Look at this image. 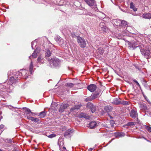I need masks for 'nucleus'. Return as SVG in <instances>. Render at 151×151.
Returning <instances> with one entry per match:
<instances>
[{
    "instance_id": "f257e3e1",
    "label": "nucleus",
    "mask_w": 151,
    "mask_h": 151,
    "mask_svg": "<svg viewBox=\"0 0 151 151\" xmlns=\"http://www.w3.org/2000/svg\"><path fill=\"white\" fill-rule=\"evenodd\" d=\"M77 40L78 42L81 47L84 48L86 47V42L84 39H83L80 37L78 36Z\"/></svg>"
},
{
    "instance_id": "f03ea898",
    "label": "nucleus",
    "mask_w": 151,
    "mask_h": 151,
    "mask_svg": "<svg viewBox=\"0 0 151 151\" xmlns=\"http://www.w3.org/2000/svg\"><path fill=\"white\" fill-rule=\"evenodd\" d=\"M74 132V130L73 129H68L65 132L64 136L67 139L70 138L73 135Z\"/></svg>"
},
{
    "instance_id": "7ed1b4c3",
    "label": "nucleus",
    "mask_w": 151,
    "mask_h": 151,
    "mask_svg": "<svg viewBox=\"0 0 151 151\" xmlns=\"http://www.w3.org/2000/svg\"><path fill=\"white\" fill-rule=\"evenodd\" d=\"M48 61L51 65L52 64L54 66H56L60 63V60L59 59L53 58H52L49 59Z\"/></svg>"
},
{
    "instance_id": "20e7f679",
    "label": "nucleus",
    "mask_w": 151,
    "mask_h": 151,
    "mask_svg": "<svg viewBox=\"0 0 151 151\" xmlns=\"http://www.w3.org/2000/svg\"><path fill=\"white\" fill-rule=\"evenodd\" d=\"M69 106V104L66 103H63L60 105L59 109V111L62 113L64 111L65 109Z\"/></svg>"
},
{
    "instance_id": "39448f33",
    "label": "nucleus",
    "mask_w": 151,
    "mask_h": 151,
    "mask_svg": "<svg viewBox=\"0 0 151 151\" xmlns=\"http://www.w3.org/2000/svg\"><path fill=\"white\" fill-rule=\"evenodd\" d=\"M87 107L90 109L92 113H94L96 110V108L95 106L90 103H88L87 104Z\"/></svg>"
},
{
    "instance_id": "423d86ee",
    "label": "nucleus",
    "mask_w": 151,
    "mask_h": 151,
    "mask_svg": "<svg viewBox=\"0 0 151 151\" xmlns=\"http://www.w3.org/2000/svg\"><path fill=\"white\" fill-rule=\"evenodd\" d=\"M87 88L90 91L92 92L96 90L97 86L95 84H91L87 86Z\"/></svg>"
},
{
    "instance_id": "0eeeda50",
    "label": "nucleus",
    "mask_w": 151,
    "mask_h": 151,
    "mask_svg": "<svg viewBox=\"0 0 151 151\" xmlns=\"http://www.w3.org/2000/svg\"><path fill=\"white\" fill-rule=\"evenodd\" d=\"M27 118L31 120L33 122H38L39 121V119L38 118H36L34 117L30 116H27Z\"/></svg>"
},
{
    "instance_id": "6e6552de",
    "label": "nucleus",
    "mask_w": 151,
    "mask_h": 151,
    "mask_svg": "<svg viewBox=\"0 0 151 151\" xmlns=\"http://www.w3.org/2000/svg\"><path fill=\"white\" fill-rule=\"evenodd\" d=\"M89 127L91 129H93L97 126V123L95 121L90 122L89 124Z\"/></svg>"
},
{
    "instance_id": "1a4fd4ad",
    "label": "nucleus",
    "mask_w": 151,
    "mask_h": 151,
    "mask_svg": "<svg viewBox=\"0 0 151 151\" xmlns=\"http://www.w3.org/2000/svg\"><path fill=\"white\" fill-rule=\"evenodd\" d=\"M84 1L86 3L90 6H93L94 5V0H84Z\"/></svg>"
},
{
    "instance_id": "9d476101",
    "label": "nucleus",
    "mask_w": 151,
    "mask_h": 151,
    "mask_svg": "<svg viewBox=\"0 0 151 151\" xmlns=\"http://www.w3.org/2000/svg\"><path fill=\"white\" fill-rule=\"evenodd\" d=\"M79 117L80 118H83L86 119H88L90 118V117L89 116L83 113H81L80 114Z\"/></svg>"
},
{
    "instance_id": "9b49d317",
    "label": "nucleus",
    "mask_w": 151,
    "mask_h": 151,
    "mask_svg": "<svg viewBox=\"0 0 151 151\" xmlns=\"http://www.w3.org/2000/svg\"><path fill=\"white\" fill-rule=\"evenodd\" d=\"M142 17L143 18L145 19H150L151 18V14L148 13L143 14Z\"/></svg>"
},
{
    "instance_id": "f8f14e48",
    "label": "nucleus",
    "mask_w": 151,
    "mask_h": 151,
    "mask_svg": "<svg viewBox=\"0 0 151 151\" xmlns=\"http://www.w3.org/2000/svg\"><path fill=\"white\" fill-rule=\"evenodd\" d=\"M113 109L112 107L110 106H106L104 107V110L107 112L111 111Z\"/></svg>"
},
{
    "instance_id": "ddd939ff",
    "label": "nucleus",
    "mask_w": 151,
    "mask_h": 151,
    "mask_svg": "<svg viewBox=\"0 0 151 151\" xmlns=\"http://www.w3.org/2000/svg\"><path fill=\"white\" fill-rule=\"evenodd\" d=\"M150 54V52L149 50H146L143 52L142 54L146 57H148Z\"/></svg>"
},
{
    "instance_id": "4468645a",
    "label": "nucleus",
    "mask_w": 151,
    "mask_h": 151,
    "mask_svg": "<svg viewBox=\"0 0 151 151\" xmlns=\"http://www.w3.org/2000/svg\"><path fill=\"white\" fill-rule=\"evenodd\" d=\"M136 112L134 110H132L130 112V116L133 118H135L136 117L137 114Z\"/></svg>"
},
{
    "instance_id": "2eb2a0df",
    "label": "nucleus",
    "mask_w": 151,
    "mask_h": 151,
    "mask_svg": "<svg viewBox=\"0 0 151 151\" xmlns=\"http://www.w3.org/2000/svg\"><path fill=\"white\" fill-rule=\"evenodd\" d=\"M9 81L10 82L9 84H12L14 83H15L17 81V80L14 78L13 77H11L9 79Z\"/></svg>"
},
{
    "instance_id": "dca6fc26",
    "label": "nucleus",
    "mask_w": 151,
    "mask_h": 151,
    "mask_svg": "<svg viewBox=\"0 0 151 151\" xmlns=\"http://www.w3.org/2000/svg\"><path fill=\"white\" fill-rule=\"evenodd\" d=\"M56 40L58 41V43L60 46H63L64 42L63 39L60 38L59 39H58V40L56 39Z\"/></svg>"
},
{
    "instance_id": "f3484780",
    "label": "nucleus",
    "mask_w": 151,
    "mask_h": 151,
    "mask_svg": "<svg viewBox=\"0 0 151 151\" xmlns=\"http://www.w3.org/2000/svg\"><path fill=\"white\" fill-rule=\"evenodd\" d=\"M139 106L141 109H142L146 110L147 109V107L146 104H140L139 105Z\"/></svg>"
},
{
    "instance_id": "a211bd4d",
    "label": "nucleus",
    "mask_w": 151,
    "mask_h": 151,
    "mask_svg": "<svg viewBox=\"0 0 151 151\" xmlns=\"http://www.w3.org/2000/svg\"><path fill=\"white\" fill-rule=\"evenodd\" d=\"M120 101H119L117 98L114 99V100L112 103L115 105H119L120 104Z\"/></svg>"
},
{
    "instance_id": "6ab92c4d",
    "label": "nucleus",
    "mask_w": 151,
    "mask_h": 151,
    "mask_svg": "<svg viewBox=\"0 0 151 151\" xmlns=\"http://www.w3.org/2000/svg\"><path fill=\"white\" fill-rule=\"evenodd\" d=\"M33 64L32 62L31 61L30 63L29 67V72H30V74H32V73L33 72Z\"/></svg>"
},
{
    "instance_id": "aec40b11",
    "label": "nucleus",
    "mask_w": 151,
    "mask_h": 151,
    "mask_svg": "<svg viewBox=\"0 0 151 151\" xmlns=\"http://www.w3.org/2000/svg\"><path fill=\"white\" fill-rule=\"evenodd\" d=\"M25 109L24 114L27 115V116H28V115H29L31 114V111L28 108H25Z\"/></svg>"
},
{
    "instance_id": "412c9836",
    "label": "nucleus",
    "mask_w": 151,
    "mask_h": 151,
    "mask_svg": "<svg viewBox=\"0 0 151 151\" xmlns=\"http://www.w3.org/2000/svg\"><path fill=\"white\" fill-rule=\"evenodd\" d=\"M130 8L132 9L134 12L136 11L137 10V9L135 7L133 4V3L132 2L130 4Z\"/></svg>"
},
{
    "instance_id": "4be33fe9",
    "label": "nucleus",
    "mask_w": 151,
    "mask_h": 151,
    "mask_svg": "<svg viewBox=\"0 0 151 151\" xmlns=\"http://www.w3.org/2000/svg\"><path fill=\"white\" fill-rule=\"evenodd\" d=\"M81 106V104L76 105L73 107L71 109V110H73L75 109H79Z\"/></svg>"
},
{
    "instance_id": "5701e85b",
    "label": "nucleus",
    "mask_w": 151,
    "mask_h": 151,
    "mask_svg": "<svg viewBox=\"0 0 151 151\" xmlns=\"http://www.w3.org/2000/svg\"><path fill=\"white\" fill-rule=\"evenodd\" d=\"M46 115V114L45 111L40 112L39 115V116L40 118H42L44 117Z\"/></svg>"
},
{
    "instance_id": "b1692460",
    "label": "nucleus",
    "mask_w": 151,
    "mask_h": 151,
    "mask_svg": "<svg viewBox=\"0 0 151 151\" xmlns=\"http://www.w3.org/2000/svg\"><path fill=\"white\" fill-rule=\"evenodd\" d=\"M99 95V93H96L92 94L91 95V96L92 99L93 100L94 99L97 98Z\"/></svg>"
},
{
    "instance_id": "393cba45",
    "label": "nucleus",
    "mask_w": 151,
    "mask_h": 151,
    "mask_svg": "<svg viewBox=\"0 0 151 151\" xmlns=\"http://www.w3.org/2000/svg\"><path fill=\"white\" fill-rule=\"evenodd\" d=\"M129 102L128 101H121L120 102V104H122L123 105H129Z\"/></svg>"
},
{
    "instance_id": "a878e982",
    "label": "nucleus",
    "mask_w": 151,
    "mask_h": 151,
    "mask_svg": "<svg viewBox=\"0 0 151 151\" xmlns=\"http://www.w3.org/2000/svg\"><path fill=\"white\" fill-rule=\"evenodd\" d=\"M37 61L40 63H43L44 60L43 59L41 56L38 57L37 58Z\"/></svg>"
},
{
    "instance_id": "bb28decb",
    "label": "nucleus",
    "mask_w": 151,
    "mask_h": 151,
    "mask_svg": "<svg viewBox=\"0 0 151 151\" xmlns=\"http://www.w3.org/2000/svg\"><path fill=\"white\" fill-rule=\"evenodd\" d=\"M131 45L132 48H136L139 46L138 43H133Z\"/></svg>"
},
{
    "instance_id": "cd10ccee",
    "label": "nucleus",
    "mask_w": 151,
    "mask_h": 151,
    "mask_svg": "<svg viewBox=\"0 0 151 151\" xmlns=\"http://www.w3.org/2000/svg\"><path fill=\"white\" fill-rule=\"evenodd\" d=\"M18 76H22V72H19L18 71V72H17L15 75V77L16 78H18Z\"/></svg>"
},
{
    "instance_id": "c85d7f7f",
    "label": "nucleus",
    "mask_w": 151,
    "mask_h": 151,
    "mask_svg": "<svg viewBox=\"0 0 151 151\" xmlns=\"http://www.w3.org/2000/svg\"><path fill=\"white\" fill-rule=\"evenodd\" d=\"M51 52L50 50H47L46 53L45 57H49L51 55Z\"/></svg>"
},
{
    "instance_id": "c756f323",
    "label": "nucleus",
    "mask_w": 151,
    "mask_h": 151,
    "mask_svg": "<svg viewBox=\"0 0 151 151\" xmlns=\"http://www.w3.org/2000/svg\"><path fill=\"white\" fill-rule=\"evenodd\" d=\"M134 125V122H130L126 124L125 126H129L131 127Z\"/></svg>"
},
{
    "instance_id": "7c9ffc66",
    "label": "nucleus",
    "mask_w": 151,
    "mask_h": 151,
    "mask_svg": "<svg viewBox=\"0 0 151 151\" xmlns=\"http://www.w3.org/2000/svg\"><path fill=\"white\" fill-rule=\"evenodd\" d=\"M65 86L70 87H72L74 86V84L72 83H66Z\"/></svg>"
},
{
    "instance_id": "2f4dec72",
    "label": "nucleus",
    "mask_w": 151,
    "mask_h": 151,
    "mask_svg": "<svg viewBox=\"0 0 151 151\" xmlns=\"http://www.w3.org/2000/svg\"><path fill=\"white\" fill-rule=\"evenodd\" d=\"M92 100H93V99L91 96L89 97H87L85 99V101L86 102L91 101Z\"/></svg>"
},
{
    "instance_id": "473e14b6",
    "label": "nucleus",
    "mask_w": 151,
    "mask_h": 151,
    "mask_svg": "<svg viewBox=\"0 0 151 151\" xmlns=\"http://www.w3.org/2000/svg\"><path fill=\"white\" fill-rule=\"evenodd\" d=\"M121 24L124 26H126L127 25V22L124 20H122L121 22Z\"/></svg>"
},
{
    "instance_id": "72a5a7b5",
    "label": "nucleus",
    "mask_w": 151,
    "mask_h": 151,
    "mask_svg": "<svg viewBox=\"0 0 151 151\" xmlns=\"http://www.w3.org/2000/svg\"><path fill=\"white\" fill-rule=\"evenodd\" d=\"M56 134H51L49 136H48L47 137H48L50 138H52L53 137H55L56 136Z\"/></svg>"
},
{
    "instance_id": "f704fd0d",
    "label": "nucleus",
    "mask_w": 151,
    "mask_h": 151,
    "mask_svg": "<svg viewBox=\"0 0 151 151\" xmlns=\"http://www.w3.org/2000/svg\"><path fill=\"white\" fill-rule=\"evenodd\" d=\"M37 53H36V52L35 51L32 53V56L33 58H35L37 56Z\"/></svg>"
},
{
    "instance_id": "c9c22d12",
    "label": "nucleus",
    "mask_w": 151,
    "mask_h": 151,
    "mask_svg": "<svg viewBox=\"0 0 151 151\" xmlns=\"http://www.w3.org/2000/svg\"><path fill=\"white\" fill-rule=\"evenodd\" d=\"M145 128L149 132H151V128L150 127L147 126H146Z\"/></svg>"
},
{
    "instance_id": "e433bc0d",
    "label": "nucleus",
    "mask_w": 151,
    "mask_h": 151,
    "mask_svg": "<svg viewBox=\"0 0 151 151\" xmlns=\"http://www.w3.org/2000/svg\"><path fill=\"white\" fill-rule=\"evenodd\" d=\"M109 123L111 124V126L113 127L114 126V121L111 120L110 121Z\"/></svg>"
},
{
    "instance_id": "4c0bfd02",
    "label": "nucleus",
    "mask_w": 151,
    "mask_h": 151,
    "mask_svg": "<svg viewBox=\"0 0 151 151\" xmlns=\"http://www.w3.org/2000/svg\"><path fill=\"white\" fill-rule=\"evenodd\" d=\"M71 36L73 38H76L77 36L76 35L75 33L74 32L71 33Z\"/></svg>"
},
{
    "instance_id": "58836bf2",
    "label": "nucleus",
    "mask_w": 151,
    "mask_h": 151,
    "mask_svg": "<svg viewBox=\"0 0 151 151\" xmlns=\"http://www.w3.org/2000/svg\"><path fill=\"white\" fill-rule=\"evenodd\" d=\"M144 96L145 98V99L148 102V103L149 104H151V103L150 102V100L147 99V97L145 96L144 95Z\"/></svg>"
},
{
    "instance_id": "ea45409f",
    "label": "nucleus",
    "mask_w": 151,
    "mask_h": 151,
    "mask_svg": "<svg viewBox=\"0 0 151 151\" xmlns=\"http://www.w3.org/2000/svg\"><path fill=\"white\" fill-rule=\"evenodd\" d=\"M63 150H62V151H67V150L66 149V148L64 146V144L63 143Z\"/></svg>"
},
{
    "instance_id": "a19ab883",
    "label": "nucleus",
    "mask_w": 151,
    "mask_h": 151,
    "mask_svg": "<svg viewBox=\"0 0 151 151\" xmlns=\"http://www.w3.org/2000/svg\"><path fill=\"white\" fill-rule=\"evenodd\" d=\"M133 81H134V82H135L137 84V85L138 86H139V87H140V85L139 83H138V82H137V80H136L135 79H134L133 80Z\"/></svg>"
},
{
    "instance_id": "79ce46f5",
    "label": "nucleus",
    "mask_w": 151,
    "mask_h": 151,
    "mask_svg": "<svg viewBox=\"0 0 151 151\" xmlns=\"http://www.w3.org/2000/svg\"><path fill=\"white\" fill-rule=\"evenodd\" d=\"M12 73V74H13L12 71L10 70V71H9L8 72V76H10L11 75V73Z\"/></svg>"
},
{
    "instance_id": "37998d69",
    "label": "nucleus",
    "mask_w": 151,
    "mask_h": 151,
    "mask_svg": "<svg viewBox=\"0 0 151 151\" xmlns=\"http://www.w3.org/2000/svg\"><path fill=\"white\" fill-rule=\"evenodd\" d=\"M119 134L120 137H123L124 135V134L122 132H119Z\"/></svg>"
},
{
    "instance_id": "c03bdc74",
    "label": "nucleus",
    "mask_w": 151,
    "mask_h": 151,
    "mask_svg": "<svg viewBox=\"0 0 151 151\" xmlns=\"http://www.w3.org/2000/svg\"><path fill=\"white\" fill-rule=\"evenodd\" d=\"M115 136L116 137H120L119 134V133H115Z\"/></svg>"
},
{
    "instance_id": "a18cd8bd",
    "label": "nucleus",
    "mask_w": 151,
    "mask_h": 151,
    "mask_svg": "<svg viewBox=\"0 0 151 151\" xmlns=\"http://www.w3.org/2000/svg\"><path fill=\"white\" fill-rule=\"evenodd\" d=\"M4 126L3 125L1 124L0 125V129H2L4 128Z\"/></svg>"
},
{
    "instance_id": "49530a36",
    "label": "nucleus",
    "mask_w": 151,
    "mask_h": 151,
    "mask_svg": "<svg viewBox=\"0 0 151 151\" xmlns=\"http://www.w3.org/2000/svg\"><path fill=\"white\" fill-rule=\"evenodd\" d=\"M9 142L12 144V143H14V142L12 141L11 139H9Z\"/></svg>"
},
{
    "instance_id": "de8ad7c7",
    "label": "nucleus",
    "mask_w": 151,
    "mask_h": 151,
    "mask_svg": "<svg viewBox=\"0 0 151 151\" xmlns=\"http://www.w3.org/2000/svg\"><path fill=\"white\" fill-rule=\"evenodd\" d=\"M30 114L32 116H34L35 115V113L32 112L31 111Z\"/></svg>"
},
{
    "instance_id": "09e8293b",
    "label": "nucleus",
    "mask_w": 151,
    "mask_h": 151,
    "mask_svg": "<svg viewBox=\"0 0 151 151\" xmlns=\"http://www.w3.org/2000/svg\"><path fill=\"white\" fill-rule=\"evenodd\" d=\"M102 29L103 30H104V29H105V27H102Z\"/></svg>"
},
{
    "instance_id": "8fccbe9b",
    "label": "nucleus",
    "mask_w": 151,
    "mask_h": 151,
    "mask_svg": "<svg viewBox=\"0 0 151 151\" xmlns=\"http://www.w3.org/2000/svg\"><path fill=\"white\" fill-rule=\"evenodd\" d=\"M90 151H91L93 150V149L92 148H90Z\"/></svg>"
},
{
    "instance_id": "3c124183",
    "label": "nucleus",
    "mask_w": 151,
    "mask_h": 151,
    "mask_svg": "<svg viewBox=\"0 0 151 151\" xmlns=\"http://www.w3.org/2000/svg\"><path fill=\"white\" fill-rule=\"evenodd\" d=\"M104 127H109L107 126V124L105 125Z\"/></svg>"
},
{
    "instance_id": "603ef678",
    "label": "nucleus",
    "mask_w": 151,
    "mask_h": 151,
    "mask_svg": "<svg viewBox=\"0 0 151 151\" xmlns=\"http://www.w3.org/2000/svg\"><path fill=\"white\" fill-rule=\"evenodd\" d=\"M22 70V71H26V70Z\"/></svg>"
},
{
    "instance_id": "864d4df0",
    "label": "nucleus",
    "mask_w": 151,
    "mask_h": 151,
    "mask_svg": "<svg viewBox=\"0 0 151 151\" xmlns=\"http://www.w3.org/2000/svg\"><path fill=\"white\" fill-rule=\"evenodd\" d=\"M0 151H3L2 150H1V149H0Z\"/></svg>"
},
{
    "instance_id": "5fc2aeb1",
    "label": "nucleus",
    "mask_w": 151,
    "mask_h": 151,
    "mask_svg": "<svg viewBox=\"0 0 151 151\" xmlns=\"http://www.w3.org/2000/svg\"><path fill=\"white\" fill-rule=\"evenodd\" d=\"M1 132H0V134H1Z\"/></svg>"
},
{
    "instance_id": "6e6d98bb",
    "label": "nucleus",
    "mask_w": 151,
    "mask_h": 151,
    "mask_svg": "<svg viewBox=\"0 0 151 151\" xmlns=\"http://www.w3.org/2000/svg\"><path fill=\"white\" fill-rule=\"evenodd\" d=\"M60 148H61V147H60Z\"/></svg>"
}]
</instances>
